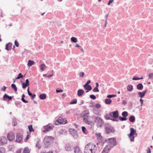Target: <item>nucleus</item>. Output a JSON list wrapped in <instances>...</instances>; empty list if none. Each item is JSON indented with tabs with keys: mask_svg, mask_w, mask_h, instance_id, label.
I'll return each instance as SVG.
<instances>
[{
	"mask_svg": "<svg viewBox=\"0 0 153 153\" xmlns=\"http://www.w3.org/2000/svg\"><path fill=\"white\" fill-rule=\"evenodd\" d=\"M54 139V137H53L45 136L44 140L45 147L46 148L51 147L53 143Z\"/></svg>",
	"mask_w": 153,
	"mask_h": 153,
	"instance_id": "nucleus-1",
	"label": "nucleus"
},
{
	"mask_svg": "<svg viewBox=\"0 0 153 153\" xmlns=\"http://www.w3.org/2000/svg\"><path fill=\"white\" fill-rule=\"evenodd\" d=\"M96 149V146L95 145L89 143L85 146L84 153H92V152L95 151Z\"/></svg>",
	"mask_w": 153,
	"mask_h": 153,
	"instance_id": "nucleus-2",
	"label": "nucleus"
},
{
	"mask_svg": "<svg viewBox=\"0 0 153 153\" xmlns=\"http://www.w3.org/2000/svg\"><path fill=\"white\" fill-rule=\"evenodd\" d=\"M94 122L96 123L98 127L101 128L104 125V122L103 120L98 116L95 117L94 119Z\"/></svg>",
	"mask_w": 153,
	"mask_h": 153,
	"instance_id": "nucleus-3",
	"label": "nucleus"
},
{
	"mask_svg": "<svg viewBox=\"0 0 153 153\" xmlns=\"http://www.w3.org/2000/svg\"><path fill=\"white\" fill-rule=\"evenodd\" d=\"M106 142L108 143V146H110L112 148L117 144L116 140L115 138L107 139L106 140Z\"/></svg>",
	"mask_w": 153,
	"mask_h": 153,
	"instance_id": "nucleus-4",
	"label": "nucleus"
},
{
	"mask_svg": "<svg viewBox=\"0 0 153 153\" xmlns=\"http://www.w3.org/2000/svg\"><path fill=\"white\" fill-rule=\"evenodd\" d=\"M130 133L128 135V137L130 139L131 142L134 141V134L136 133V130L133 128H130Z\"/></svg>",
	"mask_w": 153,
	"mask_h": 153,
	"instance_id": "nucleus-5",
	"label": "nucleus"
},
{
	"mask_svg": "<svg viewBox=\"0 0 153 153\" xmlns=\"http://www.w3.org/2000/svg\"><path fill=\"white\" fill-rule=\"evenodd\" d=\"M50 124L49 123L48 125L43 126L44 129L42 130L43 132L46 133L53 129L54 126L53 125L50 126Z\"/></svg>",
	"mask_w": 153,
	"mask_h": 153,
	"instance_id": "nucleus-6",
	"label": "nucleus"
},
{
	"mask_svg": "<svg viewBox=\"0 0 153 153\" xmlns=\"http://www.w3.org/2000/svg\"><path fill=\"white\" fill-rule=\"evenodd\" d=\"M67 122V121L66 120L62 118L61 117H59L57 120L56 122L54 124L56 125H58L59 124H66Z\"/></svg>",
	"mask_w": 153,
	"mask_h": 153,
	"instance_id": "nucleus-7",
	"label": "nucleus"
},
{
	"mask_svg": "<svg viewBox=\"0 0 153 153\" xmlns=\"http://www.w3.org/2000/svg\"><path fill=\"white\" fill-rule=\"evenodd\" d=\"M70 133L73 137L74 139H77L78 137V132L77 131L73 128H71L69 130Z\"/></svg>",
	"mask_w": 153,
	"mask_h": 153,
	"instance_id": "nucleus-8",
	"label": "nucleus"
},
{
	"mask_svg": "<svg viewBox=\"0 0 153 153\" xmlns=\"http://www.w3.org/2000/svg\"><path fill=\"white\" fill-rule=\"evenodd\" d=\"M74 146L71 143H68L65 144V148L67 151H71L73 149Z\"/></svg>",
	"mask_w": 153,
	"mask_h": 153,
	"instance_id": "nucleus-9",
	"label": "nucleus"
},
{
	"mask_svg": "<svg viewBox=\"0 0 153 153\" xmlns=\"http://www.w3.org/2000/svg\"><path fill=\"white\" fill-rule=\"evenodd\" d=\"M23 140V135L21 133H18L16 135V142L20 143Z\"/></svg>",
	"mask_w": 153,
	"mask_h": 153,
	"instance_id": "nucleus-10",
	"label": "nucleus"
},
{
	"mask_svg": "<svg viewBox=\"0 0 153 153\" xmlns=\"http://www.w3.org/2000/svg\"><path fill=\"white\" fill-rule=\"evenodd\" d=\"M7 140L6 137H2L0 139V145H3L4 144H6L7 142Z\"/></svg>",
	"mask_w": 153,
	"mask_h": 153,
	"instance_id": "nucleus-11",
	"label": "nucleus"
},
{
	"mask_svg": "<svg viewBox=\"0 0 153 153\" xmlns=\"http://www.w3.org/2000/svg\"><path fill=\"white\" fill-rule=\"evenodd\" d=\"M7 137L9 140L12 141L14 139L15 136L13 132H11L8 134Z\"/></svg>",
	"mask_w": 153,
	"mask_h": 153,
	"instance_id": "nucleus-12",
	"label": "nucleus"
},
{
	"mask_svg": "<svg viewBox=\"0 0 153 153\" xmlns=\"http://www.w3.org/2000/svg\"><path fill=\"white\" fill-rule=\"evenodd\" d=\"M105 130L106 133L108 134L111 132H114V130L112 128H110L109 126H107L105 127Z\"/></svg>",
	"mask_w": 153,
	"mask_h": 153,
	"instance_id": "nucleus-13",
	"label": "nucleus"
},
{
	"mask_svg": "<svg viewBox=\"0 0 153 153\" xmlns=\"http://www.w3.org/2000/svg\"><path fill=\"white\" fill-rule=\"evenodd\" d=\"M112 147H111L110 146L107 145L104 148L102 153H108L111 149Z\"/></svg>",
	"mask_w": 153,
	"mask_h": 153,
	"instance_id": "nucleus-14",
	"label": "nucleus"
},
{
	"mask_svg": "<svg viewBox=\"0 0 153 153\" xmlns=\"http://www.w3.org/2000/svg\"><path fill=\"white\" fill-rule=\"evenodd\" d=\"M12 97L11 96H9L8 95L5 94L3 97V100L4 101H9L11 100L12 99Z\"/></svg>",
	"mask_w": 153,
	"mask_h": 153,
	"instance_id": "nucleus-15",
	"label": "nucleus"
},
{
	"mask_svg": "<svg viewBox=\"0 0 153 153\" xmlns=\"http://www.w3.org/2000/svg\"><path fill=\"white\" fill-rule=\"evenodd\" d=\"M89 116L83 117V121L86 124L88 125H90L91 123V121L88 120Z\"/></svg>",
	"mask_w": 153,
	"mask_h": 153,
	"instance_id": "nucleus-16",
	"label": "nucleus"
},
{
	"mask_svg": "<svg viewBox=\"0 0 153 153\" xmlns=\"http://www.w3.org/2000/svg\"><path fill=\"white\" fill-rule=\"evenodd\" d=\"M30 85L29 80L27 79L25 80V82H22V88L25 89L27 86H28Z\"/></svg>",
	"mask_w": 153,
	"mask_h": 153,
	"instance_id": "nucleus-17",
	"label": "nucleus"
},
{
	"mask_svg": "<svg viewBox=\"0 0 153 153\" xmlns=\"http://www.w3.org/2000/svg\"><path fill=\"white\" fill-rule=\"evenodd\" d=\"M74 153H81V152L79 147L77 146H75L74 147Z\"/></svg>",
	"mask_w": 153,
	"mask_h": 153,
	"instance_id": "nucleus-18",
	"label": "nucleus"
},
{
	"mask_svg": "<svg viewBox=\"0 0 153 153\" xmlns=\"http://www.w3.org/2000/svg\"><path fill=\"white\" fill-rule=\"evenodd\" d=\"M83 87L85 89L87 90L86 91V93L88 92L89 91L91 90L92 89L91 86L89 85H85H85H84Z\"/></svg>",
	"mask_w": 153,
	"mask_h": 153,
	"instance_id": "nucleus-19",
	"label": "nucleus"
},
{
	"mask_svg": "<svg viewBox=\"0 0 153 153\" xmlns=\"http://www.w3.org/2000/svg\"><path fill=\"white\" fill-rule=\"evenodd\" d=\"M146 90H145L142 92H138V95L141 98H142L145 96L146 93Z\"/></svg>",
	"mask_w": 153,
	"mask_h": 153,
	"instance_id": "nucleus-20",
	"label": "nucleus"
},
{
	"mask_svg": "<svg viewBox=\"0 0 153 153\" xmlns=\"http://www.w3.org/2000/svg\"><path fill=\"white\" fill-rule=\"evenodd\" d=\"M113 113V117L114 118L116 119L119 117V113L117 111H114L112 112Z\"/></svg>",
	"mask_w": 153,
	"mask_h": 153,
	"instance_id": "nucleus-21",
	"label": "nucleus"
},
{
	"mask_svg": "<svg viewBox=\"0 0 153 153\" xmlns=\"http://www.w3.org/2000/svg\"><path fill=\"white\" fill-rule=\"evenodd\" d=\"M12 44L10 42H9L6 45L5 49L7 51H9L11 50L12 47Z\"/></svg>",
	"mask_w": 153,
	"mask_h": 153,
	"instance_id": "nucleus-22",
	"label": "nucleus"
},
{
	"mask_svg": "<svg viewBox=\"0 0 153 153\" xmlns=\"http://www.w3.org/2000/svg\"><path fill=\"white\" fill-rule=\"evenodd\" d=\"M89 111L88 110H85L83 111L82 112V116L83 117H86L89 116Z\"/></svg>",
	"mask_w": 153,
	"mask_h": 153,
	"instance_id": "nucleus-23",
	"label": "nucleus"
},
{
	"mask_svg": "<svg viewBox=\"0 0 153 153\" xmlns=\"http://www.w3.org/2000/svg\"><path fill=\"white\" fill-rule=\"evenodd\" d=\"M84 91L82 89H79L77 91V95L78 96H81L83 94Z\"/></svg>",
	"mask_w": 153,
	"mask_h": 153,
	"instance_id": "nucleus-24",
	"label": "nucleus"
},
{
	"mask_svg": "<svg viewBox=\"0 0 153 153\" xmlns=\"http://www.w3.org/2000/svg\"><path fill=\"white\" fill-rule=\"evenodd\" d=\"M34 63L35 62L33 61L29 60L28 61L27 65L28 66L30 67L33 65L34 64Z\"/></svg>",
	"mask_w": 153,
	"mask_h": 153,
	"instance_id": "nucleus-25",
	"label": "nucleus"
},
{
	"mask_svg": "<svg viewBox=\"0 0 153 153\" xmlns=\"http://www.w3.org/2000/svg\"><path fill=\"white\" fill-rule=\"evenodd\" d=\"M40 140H37L36 142V146L39 149H41V145L40 144H39L40 142Z\"/></svg>",
	"mask_w": 153,
	"mask_h": 153,
	"instance_id": "nucleus-26",
	"label": "nucleus"
},
{
	"mask_svg": "<svg viewBox=\"0 0 153 153\" xmlns=\"http://www.w3.org/2000/svg\"><path fill=\"white\" fill-rule=\"evenodd\" d=\"M143 86L142 83H139L137 85V88L139 90H141L143 89Z\"/></svg>",
	"mask_w": 153,
	"mask_h": 153,
	"instance_id": "nucleus-27",
	"label": "nucleus"
},
{
	"mask_svg": "<svg viewBox=\"0 0 153 153\" xmlns=\"http://www.w3.org/2000/svg\"><path fill=\"white\" fill-rule=\"evenodd\" d=\"M46 94H40L39 96V97L41 100H44L46 98Z\"/></svg>",
	"mask_w": 153,
	"mask_h": 153,
	"instance_id": "nucleus-28",
	"label": "nucleus"
},
{
	"mask_svg": "<svg viewBox=\"0 0 153 153\" xmlns=\"http://www.w3.org/2000/svg\"><path fill=\"white\" fill-rule=\"evenodd\" d=\"M127 89L128 91H132L133 89V86L132 85H128L127 87Z\"/></svg>",
	"mask_w": 153,
	"mask_h": 153,
	"instance_id": "nucleus-29",
	"label": "nucleus"
},
{
	"mask_svg": "<svg viewBox=\"0 0 153 153\" xmlns=\"http://www.w3.org/2000/svg\"><path fill=\"white\" fill-rule=\"evenodd\" d=\"M129 120L131 122H134L135 121V117L133 116H131L129 118Z\"/></svg>",
	"mask_w": 153,
	"mask_h": 153,
	"instance_id": "nucleus-30",
	"label": "nucleus"
},
{
	"mask_svg": "<svg viewBox=\"0 0 153 153\" xmlns=\"http://www.w3.org/2000/svg\"><path fill=\"white\" fill-rule=\"evenodd\" d=\"M111 102V100L110 99H107L105 100V102L107 104H110Z\"/></svg>",
	"mask_w": 153,
	"mask_h": 153,
	"instance_id": "nucleus-31",
	"label": "nucleus"
},
{
	"mask_svg": "<svg viewBox=\"0 0 153 153\" xmlns=\"http://www.w3.org/2000/svg\"><path fill=\"white\" fill-rule=\"evenodd\" d=\"M66 133V131H64L63 129H61L59 131V135L65 134Z\"/></svg>",
	"mask_w": 153,
	"mask_h": 153,
	"instance_id": "nucleus-32",
	"label": "nucleus"
},
{
	"mask_svg": "<svg viewBox=\"0 0 153 153\" xmlns=\"http://www.w3.org/2000/svg\"><path fill=\"white\" fill-rule=\"evenodd\" d=\"M30 150L28 147H25L24 149L23 153H29Z\"/></svg>",
	"mask_w": 153,
	"mask_h": 153,
	"instance_id": "nucleus-33",
	"label": "nucleus"
},
{
	"mask_svg": "<svg viewBox=\"0 0 153 153\" xmlns=\"http://www.w3.org/2000/svg\"><path fill=\"white\" fill-rule=\"evenodd\" d=\"M28 95L31 97L32 100H33L35 97L36 96V95L35 94H33L31 92H29Z\"/></svg>",
	"mask_w": 153,
	"mask_h": 153,
	"instance_id": "nucleus-34",
	"label": "nucleus"
},
{
	"mask_svg": "<svg viewBox=\"0 0 153 153\" xmlns=\"http://www.w3.org/2000/svg\"><path fill=\"white\" fill-rule=\"evenodd\" d=\"M96 135H97V139L99 140H101L102 138V137L101 135V134L98 133V134L96 133Z\"/></svg>",
	"mask_w": 153,
	"mask_h": 153,
	"instance_id": "nucleus-35",
	"label": "nucleus"
},
{
	"mask_svg": "<svg viewBox=\"0 0 153 153\" xmlns=\"http://www.w3.org/2000/svg\"><path fill=\"white\" fill-rule=\"evenodd\" d=\"M122 114L123 117L126 118L128 115V113L127 111H124L122 112Z\"/></svg>",
	"mask_w": 153,
	"mask_h": 153,
	"instance_id": "nucleus-36",
	"label": "nucleus"
},
{
	"mask_svg": "<svg viewBox=\"0 0 153 153\" xmlns=\"http://www.w3.org/2000/svg\"><path fill=\"white\" fill-rule=\"evenodd\" d=\"M28 128L30 132L34 131L32 125H30L28 126Z\"/></svg>",
	"mask_w": 153,
	"mask_h": 153,
	"instance_id": "nucleus-37",
	"label": "nucleus"
},
{
	"mask_svg": "<svg viewBox=\"0 0 153 153\" xmlns=\"http://www.w3.org/2000/svg\"><path fill=\"white\" fill-rule=\"evenodd\" d=\"M11 87L12 89L14 90V91L16 92L17 91V88L15 84H13L11 85Z\"/></svg>",
	"mask_w": 153,
	"mask_h": 153,
	"instance_id": "nucleus-38",
	"label": "nucleus"
},
{
	"mask_svg": "<svg viewBox=\"0 0 153 153\" xmlns=\"http://www.w3.org/2000/svg\"><path fill=\"white\" fill-rule=\"evenodd\" d=\"M71 40L72 42L74 43H76L77 42V39L75 37H73L71 38Z\"/></svg>",
	"mask_w": 153,
	"mask_h": 153,
	"instance_id": "nucleus-39",
	"label": "nucleus"
},
{
	"mask_svg": "<svg viewBox=\"0 0 153 153\" xmlns=\"http://www.w3.org/2000/svg\"><path fill=\"white\" fill-rule=\"evenodd\" d=\"M77 100L76 99H74L70 103V104H75L77 103Z\"/></svg>",
	"mask_w": 153,
	"mask_h": 153,
	"instance_id": "nucleus-40",
	"label": "nucleus"
},
{
	"mask_svg": "<svg viewBox=\"0 0 153 153\" xmlns=\"http://www.w3.org/2000/svg\"><path fill=\"white\" fill-rule=\"evenodd\" d=\"M23 77V76L22 75V74L20 73L18 75V76L16 78V79H19L21 78H22Z\"/></svg>",
	"mask_w": 153,
	"mask_h": 153,
	"instance_id": "nucleus-41",
	"label": "nucleus"
},
{
	"mask_svg": "<svg viewBox=\"0 0 153 153\" xmlns=\"http://www.w3.org/2000/svg\"><path fill=\"white\" fill-rule=\"evenodd\" d=\"M46 65L45 64H42L41 65L40 69L44 71L45 70L44 68H46Z\"/></svg>",
	"mask_w": 153,
	"mask_h": 153,
	"instance_id": "nucleus-42",
	"label": "nucleus"
},
{
	"mask_svg": "<svg viewBox=\"0 0 153 153\" xmlns=\"http://www.w3.org/2000/svg\"><path fill=\"white\" fill-rule=\"evenodd\" d=\"M118 117H119V119L120 121H123L126 120L127 119L126 118H125V117H122L121 116H119Z\"/></svg>",
	"mask_w": 153,
	"mask_h": 153,
	"instance_id": "nucleus-43",
	"label": "nucleus"
},
{
	"mask_svg": "<svg viewBox=\"0 0 153 153\" xmlns=\"http://www.w3.org/2000/svg\"><path fill=\"white\" fill-rule=\"evenodd\" d=\"M105 117L106 120H111V118L109 115L108 114H106L105 115Z\"/></svg>",
	"mask_w": 153,
	"mask_h": 153,
	"instance_id": "nucleus-44",
	"label": "nucleus"
},
{
	"mask_svg": "<svg viewBox=\"0 0 153 153\" xmlns=\"http://www.w3.org/2000/svg\"><path fill=\"white\" fill-rule=\"evenodd\" d=\"M5 151V149L3 147H0V153H4Z\"/></svg>",
	"mask_w": 153,
	"mask_h": 153,
	"instance_id": "nucleus-45",
	"label": "nucleus"
},
{
	"mask_svg": "<svg viewBox=\"0 0 153 153\" xmlns=\"http://www.w3.org/2000/svg\"><path fill=\"white\" fill-rule=\"evenodd\" d=\"M82 128L83 132L85 134H86L87 131L85 127V126H82Z\"/></svg>",
	"mask_w": 153,
	"mask_h": 153,
	"instance_id": "nucleus-46",
	"label": "nucleus"
},
{
	"mask_svg": "<svg viewBox=\"0 0 153 153\" xmlns=\"http://www.w3.org/2000/svg\"><path fill=\"white\" fill-rule=\"evenodd\" d=\"M116 96V95L115 94H109L107 95V97L108 98H111L115 97Z\"/></svg>",
	"mask_w": 153,
	"mask_h": 153,
	"instance_id": "nucleus-47",
	"label": "nucleus"
},
{
	"mask_svg": "<svg viewBox=\"0 0 153 153\" xmlns=\"http://www.w3.org/2000/svg\"><path fill=\"white\" fill-rule=\"evenodd\" d=\"M92 91L94 92H99V90L98 89V88L97 87H95L94 89H93L92 90Z\"/></svg>",
	"mask_w": 153,
	"mask_h": 153,
	"instance_id": "nucleus-48",
	"label": "nucleus"
},
{
	"mask_svg": "<svg viewBox=\"0 0 153 153\" xmlns=\"http://www.w3.org/2000/svg\"><path fill=\"white\" fill-rule=\"evenodd\" d=\"M149 78L150 79L153 78V73H151L149 74Z\"/></svg>",
	"mask_w": 153,
	"mask_h": 153,
	"instance_id": "nucleus-49",
	"label": "nucleus"
},
{
	"mask_svg": "<svg viewBox=\"0 0 153 153\" xmlns=\"http://www.w3.org/2000/svg\"><path fill=\"white\" fill-rule=\"evenodd\" d=\"M90 97L91 98L95 100L96 98V97L94 95L91 94L90 96Z\"/></svg>",
	"mask_w": 153,
	"mask_h": 153,
	"instance_id": "nucleus-50",
	"label": "nucleus"
},
{
	"mask_svg": "<svg viewBox=\"0 0 153 153\" xmlns=\"http://www.w3.org/2000/svg\"><path fill=\"white\" fill-rule=\"evenodd\" d=\"M80 77H83L84 75V73L83 72H80L79 74Z\"/></svg>",
	"mask_w": 153,
	"mask_h": 153,
	"instance_id": "nucleus-51",
	"label": "nucleus"
},
{
	"mask_svg": "<svg viewBox=\"0 0 153 153\" xmlns=\"http://www.w3.org/2000/svg\"><path fill=\"white\" fill-rule=\"evenodd\" d=\"M146 152L147 153H151V151L149 147H148L146 149Z\"/></svg>",
	"mask_w": 153,
	"mask_h": 153,
	"instance_id": "nucleus-52",
	"label": "nucleus"
},
{
	"mask_svg": "<svg viewBox=\"0 0 153 153\" xmlns=\"http://www.w3.org/2000/svg\"><path fill=\"white\" fill-rule=\"evenodd\" d=\"M15 45L16 47H18L19 46V43L16 40H15L14 42Z\"/></svg>",
	"mask_w": 153,
	"mask_h": 153,
	"instance_id": "nucleus-53",
	"label": "nucleus"
},
{
	"mask_svg": "<svg viewBox=\"0 0 153 153\" xmlns=\"http://www.w3.org/2000/svg\"><path fill=\"white\" fill-rule=\"evenodd\" d=\"M96 107L97 108H99L100 107V105L99 104H96L95 105Z\"/></svg>",
	"mask_w": 153,
	"mask_h": 153,
	"instance_id": "nucleus-54",
	"label": "nucleus"
},
{
	"mask_svg": "<svg viewBox=\"0 0 153 153\" xmlns=\"http://www.w3.org/2000/svg\"><path fill=\"white\" fill-rule=\"evenodd\" d=\"M132 80H139V78L137 77L136 76H134L132 78Z\"/></svg>",
	"mask_w": 153,
	"mask_h": 153,
	"instance_id": "nucleus-55",
	"label": "nucleus"
},
{
	"mask_svg": "<svg viewBox=\"0 0 153 153\" xmlns=\"http://www.w3.org/2000/svg\"><path fill=\"white\" fill-rule=\"evenodd\" d=\"M21 100L24 103H27L28 102V101L27 100H26L24 98H22Z\"/></svg>",
	"mask_w": 153,
	"mask_h": 153,
	"instance_id": "nucleus-56",
	"label": "nucleus"
},
{
	"mask_svg": "<svg viewBox=\"0 0 153 153\" xmlns=\"http://www.w3.org/2000/svg\"><path fill=\"white\" fill-rule=\"evenodd\" d=\"M140 101L141 103L140 106H142L143 105V100L141 98L140 99Z\"/></svg>",
	"mask_w": 153,
	"mask_h": 153,
	"instance_id": "nucleus-57",
	"label": "nucleus"
},
{
	"mask_svg": "<svg viewBox=\"0 0 153 153\" xmlns=\"http://www.w3.org/2000/svg\"><path fill=\"white\" fill-rule=\"evenodd\" d=\"M91 82V81L90 80H88L87 81V82H86V83L84 85H85H85H89L88 84Z\"/></svg>",
	"mask_w": 153,
	"mask_h": 153,
	"instance_id": "nucleus-58",
	"label": "nucleus"
},
{
	"mask_svg": "<svg viewBox=\"0 0 153 153\" xmlns=\"http://www.w3.org/2000/svg\"><path fill=\"white\" fill-rule=\"evenodd\" d=\"M63 91L60 89V90H57V89H56V93H59V92H63Z\"/></svg>",
	"mask_w": 153,
	"mask_h": 153,
	"instance_id": "nucleus-59",
	"label": "nucleus"
},
{
	"mask_svg": "<svg viewBox=\"0 0 153 153\" xmlns=\"http://www.w3.org/2000/svg\"><path fill=\"white\" fill-rule=\"evenodd\" d=\"M114 0H110L108 3L107 4L108 5H110L111 3L112 2L114 1Z\"/></svg>",
	"mask_w": 153,
	"mask_h": 153,
	"instance_id": "nucleus-60",
	"label": "nucleus"
},
{
	"mask_svg": "<svg viewBox=\"0 0 153 153\" xmlns=\"http://www.w3.org/2000/svg\"><path fill=\"white\" fill-rule=\"evenodd\" d=\"M71 110H69L66 111V113L67 114H69L71 113Z\"/></svg>",
	"mask_w": 153,
	"mask_h": 153,
	"instance_id": "nucleus-61",
	"label": "nucleus"
},
{
	"mask_svg": "<svg viewBox=\"0 0 153 153\" xmlns=\"http://www.w3.org/2000/svg\"><path fill=\"white\" fill-rule=\"evenodd\" d=\"M127 102L124 100H123V102H122V104L124 105H126V104H127Z\"/></svg>",
	"mask_w": 153,
	"mask_h": 153,
	"instance_id": "nucleus-62",
	"label": "nucleus"
},
{
	"mask_svg": "<svg viewBox=\"0 0 153 153\" xmlns=\"http://www.w3.org/2000/svg\"><path fill=\"white\" fill-rule=\"evenodd\" d=\"M40 153H53V152L52 151H50L48 152H43Z\"/></svg>",
	"mask_w": 153,
	"mask_h": 153,
	"instance_id": "nucleus-63",
	"label": "nucleus"
},
{
	"mask_svg": "<svg viewBox=\"0 0 153 153\" xmlns=\"http://www.w3.org/2000/svg\"><path fill=\"white\" fill-rule=\"evenodd\" d=\"M108 115L111 118L113 117V113H112V112L109 113Z\"/></svg>",
	"mask_w": 153,
	"mask_h": 153,
	"instance_id": "nucleus-64",
	"label": "nucleus"
}]
</instances>
